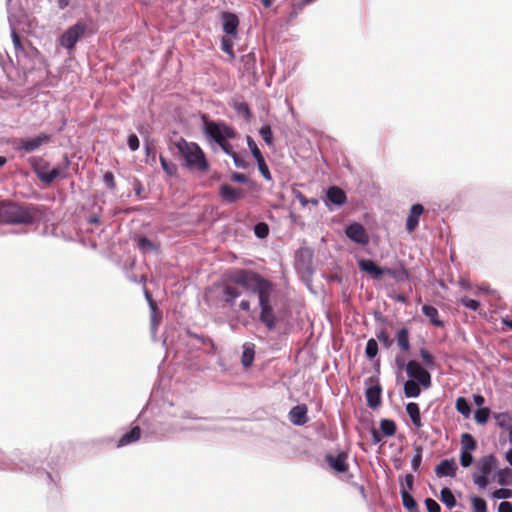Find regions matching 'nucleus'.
<instances>
[{
  "instance_id": "nucleus-1",
  "label": "nucleus",
  "mask_w": 512,
  "mask_h": 512,
  "mask_svg": "<svg viewBox=\"0 0 512 512\" xmlns=\"http://www.w3.org/2000/svg\"><path fill=\"white\" fill-rule=\"evenodd\" d=\"M40 217L41 212L34 204L19 203L12 200L0 201V224L32 225Z\"/></svg>"
},
{
  "instance_id": "nucleus-2",
  "label": "nucleus",
  "mask_w": 512,
  "mask_h": 512,
  "mask_svg": "<svg viewBox=\"0 0 512 512\" xmlns=\"http://www.w3.org/2000/svg\"><path fill=\"white\" fill-rule=\"evenodd\" d=\"M174 147L178 154L184 159V165L189 170L206 172L209 168L206 155L201 147L195 142H188L184 138L179 137L171 142L172 149Z\"/></svg>"
},
{
  "instance_id": "nucleus-3",
  "label": "nucleus",
  "mask_w": 512,
  "mask_h": 512,
  "mask_svg": "<svg viewBox=\"0 0 512 512\" xmlns=\"http://www.w3.org/2000/svg\"><path fill=\"white\" fill-rule=\"evenodd\" d=\"M240 281L248 287L249 291L258 295L260 308L271 306L270 298L273 291V285L270 281L264 279L255 272H253L252 275L242 278Z\"/></svg>"
},
{
  "instance_id": "nucleus-4",
  "label": "nucleus",
  "mask_w": 512,
  "mask_h": 512,
  "mask_svg": "<svg viewBox=\"0 0 512 512\" xmlns=\"http://www.w3.org/2000/svg\"><path fill=\"white\" fill-rule=\"evenodd\" d=\"M252 274L253 271L240 269L223 280V299L227 304H234L235 299L241 295V288L248 290V287L240 280Z\"/></svg>"
},
{
  "instance_id": "nucleus-5",
  "label": "nucleus",
  "mask_w": 512,
  "mask_h": 512,
  "mask_svg": "<svg viewBox=\"0 0 512 512\" xmlns=\"http://www.w3.org/2000/svg\"><path fill=\"white\" fill-rule=\"evenodd\" d=\"M204 133L218 145L225 140L235 138L236 136V131L226 123L210 120L204 121Z\"/></svg>"
},
{
  "instance_id": "nucleus-6",
  "label": "nucleus",
  "mask_w": 512,
  "mask_h": 512,
  "mask_svg": "<svg viewBox=\"0 0 512 512\" xmlns=\"http://www.w3.org/2000/svg\"><path fill=\"white\" fill-rule=\"evenodd\" d=\"M52 137L47 133H40L34 138H18L13 141V148L16 151H24L25 153H32L38 150L43 144L50 143Z\"/></svg>"
},
{
  "instance_id": "nucleus-7",
  "label": "nucleus",
  "mask_w": 512,
  "mask_h": 512,
  "mask_svg": "<svg viewBox=\"0 0 512 512\" xmlns=\"http://www.w3.org/2000/svg\"><path fill=\"white\" fill-rule=\"evenodd\" d=\"M86 32V24L79 21L69 27L60 37L59 44L68 49L73 50L76 43L84 36Z\"/></svg>"
},
{
  "instance_id": "nucleus-8",
  "label": "nucleus",
  "mask_w": 512,
  "mask_h": 512,
  "mask_svg": "<svg viewBox=\"0 0 512 512\" xmlns=\"http://www.w3.org/2000/svg\"><path fill=\"white\" fill-rule=\"evenodd\" d=\"M406 373L410 380L419 382L425 389L431 386V375L417 361L410 360L406 364Z\"/></svg>"
},
{
  "instance_id": "nucleus-9",
  "label": "nucleus",
  "mask_w": 512,
  "mask_h": 512,
  "mask_svg": "<svg viewBox=\"0 0 512 512\" xmlns=\"http://www.w3.org/2000/svg\"><path fill=\"white\" fill-rule=\"evenodd\" d=\"M345 232L349 239L358 244L366 245L369 242V237L368 234L366 233V230L359 223L350 224L346 228Z\"/></svg>"
},
{
  "instance_id": "nucleus-10",
  "label": "nucleus",
  "mask_w": 512,
  "mask_h": 512,
  "mask_svg": "<svg viewBox=\"0 0 512 512\" xmlns=\"http://www.w3.org/2000/svg\"><path fill=\"white\" fill-rule=\"evenodd\" d=\"M325 460L328 465L338 473H344L348 470L347 454L345 452L339 453L337 456L326 455Z\"/></svg>"
},
{
  "instance_id": "nucleus-11",
  "label": "nucleus",
  "mask_w": 512,
  "mask_h": 512,
  "mask_svg": "<svg viewBox=\"0 0 512 512\" xmlns=\"http://www.w3.org/2000/svg\"><path fill=\"white\" fill-rule=\"evenodd\" d=\"M307 412H308V408L305 404H300V405L294 406L289 411V414H288L289 420L294 425L302 426V425L306 424L309 420V418L307 416Z\"/></svg>"
},
{
  "instance_id": "nucleus-12",
  "label": "nucleus",
  "mask_w": 512,
  "mask_h": 512,
  "mask_svg": "<svg viewBox=\"0 0 512 512\" xmlns=\"http://www.w3.org/2000/svg\"><path fill=\"white\" fill-rule=\"evenodd\" d=\"M219 194L227 203H234L244 197V191L242 189L233 188L228 184L220 186Z\"/></svg>"
},
{
  "instance_id": "nucleus-13",
  "label": "nucleus",
  "mask_w": 512,
  "mask_h": 512,
  "mask_svg": "<svg viewBox=\"0 0 512 512\" xmlns=\"http://www.w3.org/2000/svg\"><path fill=\"white\" fill-rule=\"evenodd\" d=\"M424 212L422 204H414L410 209V213L406 220V230L408 233H412L416 230L419 224L420 216Z\"/></svg>"
},
{
  "instance_id": "nucleus-14",
  "label": "nucleus",
  "mask_w": 512,
  "mask_h": 512,
  "mask_svg": "<svg viewBox=\"0 0 512 512\" xmlns=\"http://www.w3.org/2000/svg\"><path fill=\"white\" fill-rule=\"evenodd\" d=\"M457 465L454 459L442 460L436 467L435 473L438 477H455Z\"/></svg>"
},
{
  "instance_id": "nucleus-15",
  "label": "nucleus",
  "mask_w": 512,
  "mask_h": 512,
  "mask_svg": "<svg viewBox=\"0 0 512 512\" xmlns=\"http://www.w3.org/2000/svg\"><path fill=\"white\" fill-rule=\"evenodd\" d=\"M223 19V31L232 36L237 35V29L239 26V19L237 15L230 13V12H223L222 14Z\"/></svg>"
},
{
  "instance_id": "nucleus-16",
  "label": "nucleus",
  "mask_w": 512,
  "mask_h": 512,
  "mask_svg": "<svg viewBox=\"0 0 512 512\" xmlns=\"http://www.w3.org/2000/svg\"><path fill=\"white\" fill-rule=\"evenodd\" d=\"M358 265L362 271L370 274L375 279H380L384 275V268L377 266L372 260L361 259Z\"/></svg>"
},
{
  "instance_id": "nucleus-17",
  "label": "nucleus",
  "mask_w": 512,
  "mask_h": 512,
  "mask_svg": "<svg viewBox=\"0 0 512 512\" xmlns=\"http://www.w3.org/2000/svg\"><path fill=\"white\" fill-rule=\"evenodd\" d=\"M260 309V321L267 327L268 330H274L277 324V319L272 305L262 307Z\"/></svg>"
},
{
  "instance_id": "nucleus-18",
  "label": "nucleus",
  "mask_w": 512,
  "mask_h": 512,
  "mask_svg": "<svg viewBox=\"0 0 512 512\" xmlns=\"http://www.w3.org/2000/svg\"><path fill=\"white\" fill-rule=\"evenodd\" d=\"M367 405L370 408H377L381 404V387L379 385L371 386L365 393Z\"/></svg>"
},
{
  "instance_id": "nucleus-19",
  "label": "nucleus",
  "mask_w": 512,
  "mask_h": 512,
  "mask_svg": "<svg viewBox=\"0 0 512 512\" xmlns=\"http://www.w3.org/2000/svg\"><path fill=\"white\" fill-rule=\"evenodd\" d=\"M141 428L139 426L133 427L130 431L126 432L117 443V447H123L135 443L141 437Z\"/></svg>"
},
{
  "instance_id": "nucleus-20",
  "label": "nucleus",
  "mask_w": 512,
  "mask_h": 512,
  "mask_svg": "<svg viewBox=\"0 0 512 512\" xmlns=\"http://www.w3.org/2000/svg\"><path fill=\"white\" fill-rule=\"evenodd\" d=\"M326 196L331 203L337 206L343 205L347 200L345 192L337 186L330 187L327 190Z\"/></svg>"
},
{
  "instance_id": "nucleus-21",
  "label": "nucleus",
  "mask_w": 512,
  "mask_h": 512,
  "mask_svg": "<svg viewBox=\"0 0 512 512\" xmlns=\"http://www.w3.org/2000/svg\"><path fill=\"white\" fill-rule=\"evenodd\" d=\"M384 274L389 275L397 282H403L409 278V273L402 263L397 268H384Z\"/></svg>"
},
{
  "instance_id": "nucleus-22",
  "label": "nucleus",
  "mask_w": 512,
  "mask_h": 512,
  "mask_svg": "<svg viewBox=\"0 0 512 512\" xmlns=\"http://www.w3.org/2000/svg\"><path fill=\"white\" fill-rule=\"evenodd\" d=\"M497 464V459L494 455L482 457L478 464V469L481 474L489 475Z\"/></svg>"
},
{
  "instance_id": "nucleus-23",
  "label": "nucleus",
  "mask_w": 512,
  "mask_h": 512,
  "mask_svg": "<svg viewBox=\"0 0 512 512\" xmlns=\"http://www.w3.org/2000/svg\"><path fill=\"white\" fill-rule=\"evenodd\" d=\"M423 314L429 318L430 322L436 327L444 326L443 321L439 317L438 310L431 305H423L422 306Z\"/></svg>"
},
{
  "instance_id": "nucleus-24",
  "label": "nucleus",
  "mask_w": 512,
  "mask_h": 512,
  "mask_svg": "<svg viewBox=\"0 0 512 512\" xmlns=\"http://www.w3.org/2000/svg\"><path fill=\"white\" fill-rule=\"evenodd\" d=\"M59 177H65L64 169L59 167H54L50 171H47L46 174L39 173V180L45 184H51Z\"/></svg>"
},
{
  "instance_id": "nucleus-25",
  "label": "nucleus",
  "mask_w": 512,
  "mask_h": 512,
  "mask_svg": "<svg viewBox=\"0 0 512 512\" xmlns=\"http://www.w3.org/2000/svg\"><path fill=\"white\" fill-rule=\"evenodd\" d=\"M406 411L411 418V421L416 427H421V415H420V409L417 403L410 402L406 405Z\"/></svg>"
},
{
  "instance_id": "nucleus-26",
  "label": "nucleus",
  "mask_w": 512,
  "mask_h": 512,
  "mask_svg": "<svg viewBox=\"0 0 512 512\" xmlns=\"http://www.w3.org/2000/svg\"><path fill=\"white\" fill-rule=\"evenodd\" d=\"M29 163L31 164V166L38 178H39V173L46 174V172L48 171L49 163L41 157H31L29 159Z\"/></svg>"
},
{
  "instance_id": "nucleus-27",
  "label": "nucleus",
  "mask_w": 512,
  "mask_h": 512,
  "mask_svg": "<svg viewBox=\"0 0 512 512\" xmlns=\"http://www.w3.org/2000/svg\"><path fill=\"white\" fill-rule=\"evenodd\" d=\"M255 356L254 345L251 343H246L243 346V353L241 358V363L244 367L248 368L252 365Z\"/></svg>"
},
{
  "instance_id": "nucleus-28",
  "label": "nucleus",
  "mask_w": 512,
  "mask_h": 512,
  "mask_svg": "<svg viewBox=\"0 0 512 512\" xmlns=\"http://www.w3.org/2000/svg\"><path fill=\"white\" fill-rule=\"evenodd\" d=\"M421 384L414 380H407L404 384V394L407 398L418 397L421 393Z\"/></svg>"
},
{
  "instance_id": "nucleus-29",
  "label": "nucleus",
  "mask_w": 512,
  "mask_h": 512,
  "mask_svg": "<svg viewBox=\"0 0 512 512\" xmlns=\"http://www.w3.org/2000/svg\"><path fill=\"white\" fill-rule=\"evenodd\" d=\"M401 498L403 506L410 512H415L417 510V503L412 495L405 489L404 485H402L400 490Z\"/></svg>"
},
{
  "instance_id": "nucleus-30",
  "label": "nucleus",
  "mask_w": 512,
  "mask_h": 512,
  "mask_svg": "<svg viewBox=\"0 0 512 512\" xmlns=\"http://www.w3.org/2000/svg\"><path fill=\"white\" fill-rule=\"evenodd\" d=\"M397 344L403 352H408L410 350L409 331L407 328H402L398 331Z\"/></svg>"
},
{
  "instance_id": "nucleus-31",
  "label": "nucleus",
  "mask_w": 512,
  "mask_h": 512,
  "mask_svg": "<svg viewBox=\"0 0 512 512\" xmlns=\"http://www.w3.org/2000/svg\"><path fill=\"white\" fill-rule=\"evenodd\" d=\"M380 430L383 436L391 437L395 435L397 427L393 420L382 419L380 421Z\"/></svg>"
},
{
  "instance_id": "nucleus-32",
  "label": "nucleus",
  "mask_w": 512,
  "mask_h": 512,
  "mask_svg": "<svg viewBox=\"0 0 512 512\" xmlns=\"http://www.w3.org/2000/svg\"><path fill=\"white\" fill-rule=\"evenodd\" d=\"M440 498H441V501L448 507V508H453L456 506V499L452 493V491L447 488V487H444L441 489V492H440Z\"/></svg>"
},
{
  "instance_id": "nucleus-33",
  "label": "nucleus",
  "mask_w": 512,
  "mask_h": 512,
  "mask_svg": "<svg viewBox=\"0 0 512 512\" xmlns=\"http://www.w3.org/2000/svg\"><path fill=\"white\" fill-rule=\"evenodd\" d=\"M477 447V443L473 436L469 433H463L461 435V450L473 451Z\"/></svg>"
},
{
  "instance_id": "nucleus-34",
  "label": "nucleus",
  "mask_w": 512,
  "mask_h": 512,
  "mask_svg": "<svg viewBox=\"0 0 512 512\" xmlns=\"http://www.w3.org/2000/svg\"><path fill=\"white\" fill-rule=\"evenodd\" d=\"M494 418L499 427L507 428V430L511 427L512 417L508 412L497 413L494 415Z\"/></svg>"
},
{
  "instance_id": "nucleus-35",
  "label": "nucleus",
  "mask_w": 512,
  "mask_h": 512,
  "mask_svg": "<svg viewBox=\"0 0 512 512\" xmlns=\"http://www.w3.org/2000/svg\"><path fill=\"white\" fill-rule=\"evenodd\" d=\"M233 41L231 38L224 36L221 40V49L229 55L230 60H233L235 58V53L233 50Z\"/></svg>"
},
{
  "instance_id": "nucleus-36",
  "label": "nucleus",
  "mask_w": 512,
  "mask_h": 512,
  "mask_svg": "<svg viewBox=\"0 0 512 512\" xmlns=\"http://www.w3.org/2000/svg\"><path fill=\"white\" fill-rule=\"evenodd\" d=\"M455 406L459 413H461L465 417L469 416L471 409H470V405H469L468 401L465 398L459 397L456 400Z\"/></svg>"
},
{
  "instance_id": "nucleus-37",
  "label": "nucleus",
  "mask_w": 512,
  "mask_h": 512,
  "mask_svg": "<svg viewBox=\"0 0 512 512\" xmlns=\"http://www.w3.org/2000/svg\"><path fill=\"white\" fill-rule=\"evenodd\" d=\"M137 246L138 248L146 253V252H149V251H152L154 249H156V246L155 244L150 240L148 239L147 237L143 236V237H140L138 239V243H137Z\"/></svg>"
},
{
  "instance_id": "nucleus-38",
  "label": "nucleus",
  "mask_w": 512,
  "mask_h": 512,
  "mask_svg": "<svg viewBox=\"0 0 512 512\" xmlns=\"http://www.w3.org/2000/svg\"><path fill=\"white\" fill-rule=\"evenodd\" d=\"M490 415V409L482 407L476 410L474 418L478 424H485L488 421Z\"/></svg>"
},
{
  "instance_id": "nucleus-39",
  "label": "nucleus",
  "mask_w": 512,
  "mask_h": 512,
  "mask_svg": "<svg viewBox=\"0 0 512 512\" xmlns=\"http://www.w3.org/2000/svg\"><path fill=\"white\" fill-rule=\"evenodd\" d=\"M160 163L162 169L167 175L173 176L177 173V166L174 163L169 162L165 157L160 156Z\"/></svg>"
},
{
  "instance_id": "nucleus-40",
  "label": "nucleus",
  "mask_w": 512,
  "mask_h": 512,
  "mask_svg": "<svg viewBox=\"0 0 512 512\" xmlns=\"http://www.w3.org/2000/svg\"><path fill=\"white\" fill-rule=\"evenodd\" d=\"M365 353L369 359H373L377 355L378 344L375 339L371 338L367 341Z\"/></svg>"
},
{
  "instance_id": "nucleus-41",
  "label": "nucleus",
  "mask_w": 512,
  "mask_h": 512,
  "mask_svg": "<svg viewBox=\"0 0 512 512\" xmlns=\"http://www.w3.org/2000/svg\"><path fill=\"white\" fill-rule=\"evenodd\" d=\"M259 134L267 145L273 144V133L269 125H264L260 128Z\"/></svg>"
},
{
  "instance_id": "nucleus-42",
  "label": "nucleus",
  "mask_w": 512,
  "mask_h": 512,
  "mask_svg": "<svg viewBox=\"0 0 512 512\" xmlns=\"http://www.w3.org/2000/svg\"><path fill=\"white\" fill-rule=\"evenodd\" d=\"M471 502L475 512H487V504L484 499L474 496L471 498Z\"/></svg>"
},
{
  "instance_id": "nucleus-43",
  "label": "nucleus",
  "mask_w": 512,
  "mask_h": 512,
  "mask_svg": "<svg viewBox=\"0 0 512 512\" xmlns=\"http://www.w3.org/2000/svg\"><path fill=\"white\" fill-rule=\"evenodd\" d=\"M422 462V447L418 446L415 448V455L411 460V467L413 471L417 472Z\"/></svg>"
},
{
  "instance_id": "nucleus-44",
  "label": "nucleus",
  "mask_w": 512,
  "mask_h": 512,
  "mask_svg": "<svg viewBox=\"0 0 512 512\" xmlns=\"http://www.w3.org/2000/svg\"><path fill=\"white\" fill-rule=\"evenodd\" d=\"M145 297H146V299H147V301L149 303V306H150V309H151V312H152V321L155 322L157 318H160L157 304L152 299L151 294L147 290H145Z\"/></svg>"
},
{
  "instance_id": "nucleus-45",
  "label": "nucleus",
  "mask_w": 512,
  "mask_h": 512,
  "mask_svg": "<svg viewBox=\"0 0 512 512\" xmlns=\"http://www.w3.org/2000/svg\"><path fill=\"white\" fill-rule=\"evenodd\" d=\"M256 161L258 164V169H259L260 173L262 174V176L266 180H272L271 173H270L269 168L265 162L264 157H261V158L257 159Z\"/></svg>"
},
{
  "instance_id": "nucleus-46",
  "label": "nucleus",
  "mask_w": 512,
  "mask_h": 512,
  "mask_svg": "<svg viewBox=\"0 0 512 512\" xmlns=\"http://www.w3.org/2000/svg\"><path fill=\"white\" fill-rule=\"evenodd\" d=\"M247 144H248V147L249 149L251 150V153L253 155V157L257 160L261 157H263L260 149L258 148L257 144L255 143V141L252 139L251 136H247Z\"/></svg>"
},
{
  "instance_id": "nucleus-47",
  "label": "nucleus",
  "mask_w": 512,
  "mask_h": 512,
  "mask_svg": "<svg viewBox=\"0 0 512 512\" xmlns=\"http://www.w3.org/2000/svg\"><path fill=\"white\" fill-rule=\"evenodd\" d=\"M255 235L259 238H265L269 233L268 225L264 222H260L254 227Z\"/></svg>"
},
{
  "instance_id": "nucleus-48",
  "label": "nucleus",
  "mask_w": 512,
  "mask_h": 512,
  "mask_svg": "<svg viewBox=\"0 0 512 512\" xmlns=\"http://www.w3.org/2000/svg\"><path fill=\"white\" fill-rule=\"evenodd\" d=\"M492 496L495 499H509L512 498V490L508 488H500L495 490Z\"/></svg>"
},
{
  "instance_id": "nucleus-49",
  "label": "nucleus",
  "mask_w": 512,
  "mask_h": 512,
  "mask_svg": "<svg viewBox=\"0 0 512 512\" xmlns=\"http://www.w3.org/2000/svg\"><path fill=\"white\" fill-rule=\"evenodd\" d=\"M420 356L424 362V364L428 367L434 366V356L426 349L422 348L420 349Z\"/></svg>"
},
{
  "instance_id": "nucleus-50",
  "label": "nucleus",
  "mask_w": 512,
  "mask_h": 512,
  "mask_svg": "<svg viewBox=\"0 0 512 512\" xmlns=\"http://www.w3.org/2000/svg\"><path fill=\"white\" fill-rule=\"evenodd\" d=\"M460 303H461L463 306H465L466 308H469V309H471V310H473V311L478 310V309H479V307H480V303H479V301L474 300V299H470V298H468V297H466V296H465V297H462V298L460 299Z\"/></svg>"
},
{
  "instance_id": "nucleus-51",
  "label": "nucleus",
  "mask_w": 512,
  "mask_h": 512,
  "mask_svg": "<svg viewBox=\"0 0 512 512\" xmlns=\"http://www.w3.org/2000/svg\"><path fill=\"white\" fill-rule=\"evenodd\" d=\"M473 462L471 451H463L460 453V463L463 467H469Z\"/></svg>"
},
{
  "instance_id": "nucleus-52",
  "label": "nucleus",
  "mask_w": 512,
  "mask_h": 512,
  "mask_svg": "<svg viewBox=\"0 0 512 512\" xmlns=\"http://www.w3.org/2000/svg\"><path fill=\"white\" fill-rule=\"evenodd\" d=\"M103 181L110 190L116 189V182L112 172L107 171L103 176Z\"/></svg>"
},
{
  "instance_id": "nucleus-53",
  "label": "nucleus",
  "mask_w": 512,
  "mask_h": 512,
  "mask_svg": "<svg viewBox=\"0 0 512 512\" xmlns=\"http://www.w3.org/2000/svg\"><path fill=\"white\" fill-rule=\"evenodd\" d=\"M474 483L481 489H485L488 485V475H476L473 476Z\"/></svg>"
},
{
  "instance_id": "nucleus-54",
  "label": "nucleus",
  "mask_w": 512,
  "mask_h": 512,
  "mask_svg": "<svg viewBox=\"0 0 512 512\" xmlns=\"http://www.w3.org/2000/svg\"><path fill=\"white\" fill-rule=\"evenodd\" d=\"M512 474V471L509 468H504L499 470L498 472V483L500 485H506L508 484L507 478L510 477Z\"/></svg>"
},
{
  "instance_id": "nucleus-55",
  "label": "nucleus",
  "mask_w": 512,
  "mask_h": 512,
  "mask_svg": "<svg viewBox=\"0 0 512 512\" xmlns=\"http://www.w3.org/2000/svg\"><path fill=\"white\" fill-rule=\"evenodd\" d=\"M425 505L428 512H441L440 505L432 498H427L425 500Z\"/></svg>"
},
{
  "instance_id": "nucleus-56",
  "label": "nucleus",
  "mask_w": 512,
  "mask_h": 512,
  "mask_svg": "<svg viewBox=\"0 0 512 512\" xmlns=\"http://www.w3.org/2000/svg\"><path fill=\"white\" fill-rule=\"evenodd\" d=\"M128 146L131 151H136L139 149L140 142L136 134H130L128 136Z\"/></svg>"
},
{
  "instance_id": "nucleus-57",
  "label": "nucleus",
  "mask_w": 512,
  "mask_h": 512,
  "mask_svg": "<svg viewBox=\"0 0 512 512\" xmlns=\"http://www.w3.org/2000/svg\"><path fill=\"white\" fill-rule=\"evenodd\" d=\"M377 338L380 342L383 343L385 347H389L392 344V340L390 339L388 333L384 330L377 334Z\"/></svg>"
},
{
  "instance_id": "nucleus-58",
  "label": "nucleus",
  "mask_w": 512,
  "mask_h": 512,
  "mask_svg": "<svg viewBox=\"0 0 512 512\" xmlns=\"http://www.w3.org/2000/svg\"><path fill=\"white\" fill-rule=\"evenodd\" d=\"M219 146L222 149V151L229 156H232L236 153L232 145L228 142V140H225L224 142L220 143Z\"/></svg>"
},
{
  "instance_id": "nucleus-59",
  "label": "nucleus",
  "mask_w": 512,
  "mask_h": 512,
  "mask_svg": "<svg viewBox=\"0 0 512 512\" xmlns=\"http://www.w3.org/2000/svg\"><path fill=\"white\" fill-rule=\"evenodd\" d=\"M231 157H232L236 167L242 168V169L247 168V166H248L247 162L243 158H241L237 153H235Z\"/></svg>"
},
{
  "instance_id": "nucleus-60",
  "label": "nucleus",
  "mask_w": 512,
  "mask_h": 512,
  "mask_svg": "<svg viewBox=\"0 0 512 512\" xmlns=\"http://www.w3.org/2000/svg\"><path fill=\"white\" fill-rule=\"evenodd\" d=\"M236 110L239 113L244 114L246 118H250V116H251V112H250L249 106L246 103H238L236 105Z\"/></svg>"
},
{
  "instance_id": "nucleus-61",
  "label": "nucleus",
  "mask_w": 512,
  "mask_h": 512,
  "mask_svg": "<svg viewBox=\"0 0 512 512\" xmlns=\"http://www.w3.org/2000/svg\"><path fill=\"white\" fill-rule=\"evenodd\" d=\"M231 180L238 183H246L248 181V178L243 173L234 172L231 175Z\"/></svg>"
},
{
  "instance_id": "nucleus-62",
  "label": "nucleus",
  "mask_w": 512,
  "mask_h": 512,
  "mask_svg": "<svg viewBox=\"0 0 512 512\" xmlns=\"http://www.w3.org/2000/svg\"><path fill=\"white\" fill-rule=\"evenodd\" d=\"M414 476L412 474H406L405 476V489L409 491L413 490Z\"/></svg>"
},
{
  "instance_id": "nucleus-63",
  "label": "nucleus",
  "mask_w": 512,
  "mask_h": 512,
  "mask_svg": "<svg viewBox=\"0 0 512 512\" xmlns=\"http://www.w3.org/2000/svg\"><path fill=\"white\" fill-rule=\"evenodd\" d=\"M498 512H512V504L508 501H503L499 504Z\"/></svg>"
},
{
  "instance_id": "nucleus-64",
  "label": "nucleus",
  "mask_w": 512,
  "mask_h": 512,
  "mask_svg": "<svg viewBox=\"0 0 512 512\" xmlns=\"http://www.w3.org/2000/svg\"><path fill=\"white\" fill-rule=\"evenodd\" d=\"M371 434H372V441L374 444H377L379 442H381L382 440V433L379 432L378 430L372 428L371 429Z\"/></svg>"
}]
</instances>
